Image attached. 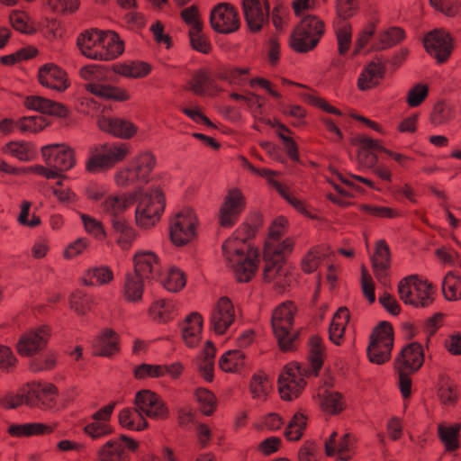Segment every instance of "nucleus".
I'll return each instance as SVG.
<instances>
[{
  "instance_id": "f257e3e1",
  "label": "nucleus",
  "mask_w": 461,
  "mask_h": 461,
  "mask_svg": "<svg viewBox=\"0 0 461 461\" xmlns=\"http://www.w3.org/2000/svg\"><path fill=\"white\" fill-rule=\"evenodd\" d=\"M222 256L239 282H249L258 270V251L244 239L230 237L226 240L222 244Z\"/></svg>"
},
{
  "instance_id": "f03ea898",
  "label": "nucleus",
  "mask_w": 461,
  "mask_h": 461,
  "mask_svg": "<svg viewBox=\"0 0 461 461\" xmlns=\"http://www.w3.org/2000/svg\"><path fill=\"white\" fill-rule=\"evenodd\" d=\"M82 54L91 59L112 60L123 52V42L112 31L92 29L82 33L77 40Z\"/></svg>"
},
{
  "instance_id": "7ed1b4c3",
  "label": "nucleus",
  "mask_w": 461,
  "mask_h": 461,
  "mask_svg": "<svg viewBox=\"0 0 461 461\" xmlns=\"http://www.w3.org/2000/svg\"><path fill=\"white\" fill-rule=\"evenodd\" d=\"M136 225L142 230L155 226L165 209V198L158 187H139L133 191Z\"/></svg>"
},
{
  "instance_id": "20e7f679",
  "label": "nucleus",
  "mask_w": 461,
  "mask_h": 461,
  "mask_svg": "<svg viewBox=\"0 0 461 461\" xmlns=\"http://www.w3.org/2000/svg\"><path fill=\"white\" fill-rule=\"evenodd\" d=\"M79 75L86 81V89L95 96L115 102H124L131 97L125 88L107 83L109 69L104 66L86 65L80 68Z\"/></svg>"
},
{
  "instance_id": "39448f33",
  "label": "nucleus",
  "mask_w": 461,
  "mask_h": 461,
  "mask_svg": "<svg viewBox=\"0 0 461 461\" xmlns=\"http://www.w3.org/2000/svg\"><path fill=\"white\" fill-rule=\"evenodd\" d=\"M130 154V145L125 142H106L92 147L86 161V170L92 174L102 173L123 161Z\"/></svg>"
},
{
  "instance_id": "423d86ee",
  "label": "nucleus",
  "mask_w": 461,
  "mask_h": 461,
  "mask_svg": "<svg viewBox=\"0 0 461 461\" xmlns=\"http://www.w3.org/2000/svg\"><path fill=\"white\" fill-rule=\"evenodd\" d=\"M296 306L292 302H285L278 305L272 314L271 325L273 333L283 351L295 348L297 334L294 329Z\"/></svg>"
},
{
  "instance_id": "0eeeda50",
  "label": "nucleus",
  "mask_w": 461,
  "mask_h": 461,
  "mask_svg": "<svg viewBox=\"0 0 461 461\" xmlns=\"http://www.w3.org/2000/svg\"><path fill=\"white\" fill-rule=\"evenodd\" d=\"M436 293L435 286L427 280L420 279L417 276H409L400 281L398 294L405 303L414 307H428L433 301Z\"/></svg>"
},
{
  "instance_id": "6e6552de",
  "label": "nucleus",
  "mask_w": 461,
  "mask_h": 461,
  "mask_svg": "<svg viewBox=\"0 0 461 461\" xmlns=\"http://www.w3.org/2000/svg\"><path fill=\"white\" fill-rule=\"evenodd\" d=\"M324 33V24L315 15L303 16L291 36V46L298 52H308L319 43Z\"/></svg>"
},
{
  "instance_id": "1a4fd4ad",
  "label": "nucleus",
  "mask_w": 461,
  "mask_h": 461,
  "mask_svg": "<svg viewBox=\"0 0 461 461\" xmlns=\"http://www.w3.org/2000/svg\"><path fill=\"white\" fill-rule=\"evenodd\" d=\"M155 165L156 158L151 152H141L132 158L128 167L116 172L114 181L122 187L147 183Z\"/></svg>"
},
{
  "instance_id": "9d476101",
  "label": "nucleus",
  "mask_w": 461,
  "mask_h": 461,
  "mask_svg": "<svg viewBox=\"0 0 461 461\" xmlns=\"http://www.w3.org/2000/svg\"><path fill=\"white\" fill-rule=\"evenodd\" d=\"M197 217L192 209L185 208L176 212L169 224V234L176 246H184L196 235Z\"/></svg>"
},
{
  "instance_id": "9b49d317",
  "label": "nucleus",
  "mask_w": 461,
  "mask_h": 461,
  "mask_svg": "<svg viewBox=\"0 0 461 461\" xmlns=\"http://www.w3.org/2000/svg\"><path fill=\"white\" fill-rule=\"evenodd\" d=\"M393 346V328L389 323L382 322L374 330L367 348L370 362L376 365L387 362L391 357Z\"/></svg>"
},
{
  "instance_id": "f8f14e48",
  "label": "nucleus",
  "mask_w": 461,
  "mask_h": 461,
  "mask_svg": "<svg viewBox=\"0 0 461 461\" xmlns=\"http://www.w3.org/2000/svg\"><path fill=\"white\" fill-rule=\"evenodd\" d=\"M306 370L298 365H287L278 379L279 393L284 400L292 401L296 398L305 385L304 373Z\"/></svg>"
},
{
  "instance_id": "ddd939ff",
  "label": "nucleus",
  "mask_w": 461,
  "mask_h": 461,
  "mask_svg": "<svg viewBox=\"0 0 461 461\" xmlns=\"http://www.w3.org/2000/svg\"><path fill=\"white\" fill-rule=\"evenodd\" d=\"M41 155L50 167L60 172L71 169L76 164L75 151L66 144H50L42 147Z\"/></svg>"
},
{
  "instance_id": "4468645a",
  "label": "nucleus",
  "mask_w": 461,
  "mask_h": 461,
  "mask_svg": "<svg viewBox=\"0 0 461 461\" xmlns=\"http://www.w3.org/2000/svg\"><path fill=\"white\" fill-rule=\"evenodd\" d=\"M212 28L222 34H230L240 28V18L236 9L226 3L216 5L211 12Z\"/></svg>"
},
{
  "instance_id": "2eb2a0df",
  "label": "nucleus",
  "mask_w": 461,
  "mask_h": 461,
  "mask_svg": "<svg viewBox=\"0 0 461 461\" xmlns=\"http://www.w3.org/2000/svg\"><path fill=\"white\" fill-rule=\"evenodd\" d=\"M235 307L228 297H221L210 316V327L218 335L226 333L235 323Z\"/></svg>"
},
{
  "instance_id": "dca6fc26",
  "label": "nucleus",
  "mask_w": 461,
  "mask_h": 461,
  "mask_svg": "<svg viewBox=\"0 0 461 461\" xmlns=\"http://www.w3.org/2000/svg\"><path fill=\"white\" fill-rule=\"evenodd\" d=\"M139 443L126 436L111 439L102 445L97 451L98 461H129V455L126 451H135Z\"/></svg>"
},
{
  "instance_id": "f3484780",
  "label": "nucleus",
  "mask_w": 461,
  "mask_h": 461,
  "mask_svg": "<svg viewBox=\"0 0 461 461\" xmlns=\"http://www.w3.org/2000/svg\"><path fill=\"white\" fill-rule=\"evenodd\" d=\"M287 225V220L279 217L271 225L269 234L265 243V257H270L278 253H291L294 249V242L291 239H285L281 241Z\"/></svg>"
},
{
  "instance_id": "a211bd4d",
  "label": "nucleus",
  "mask_w": 461,
  "mask_h": 461,
  "mask_svg": "<svg viewBox=\"0 0 461 461\" xmlns=\"http://www.w3.org/2000/svg\"><path fill=\"white\" fill-rule=\"evenodd\" d=\"M135 406L142 414L153 420H166L169 411L161 397L149 391L142 390L135 396Z\"/></svg>"
},
{
  "instance_id": "6ab92c4d",
  "label": "nucleus",
  "mask_w": 461,
  "mask_h": 461,
  "mask_svg": "<svg viewBox=\"0 0 461 461\" xmlns=\"http://www.w3.org/2000/svg\"><path fill=\"white\" fill-rule=\"evenodd\" d=\"M58 388L49 383L27 384V405L42 410H51L56 406Z\"/></svg>"
},
{
  "instance_id": "aec40b11",
  "label": "nucleus",
  "mask_w": 461,
  "mask_h": 461,
  "mask_svg": "<svg viewBox=\"0 0 461 461\" xmlns=\"http://www.w3.org/2000/svg\"><path fill=\"white\" fill-rule=\"evenodd\" d=\"M114 403H110L95 412L84 427L85 433L92 439H100L113 432L110 420L114 409Z\"/></svg>"
},
{
  "instance_id": "412c9836",
  "label": "nucleus",
  "mask_w": 461,
  "mask_h": 461,
  "mask_svg": "<svg viewBox=\"0 0 461 461\" xmlns=\"http://www.w3.org/2000/svg\"><path fill=\"white\" fill-rule=\"evenodd\" d=\"M424 47L438 63H443L451 54L452 40L445 31L434 30L425 36Z\"/></svg>"
},
{
  "instance_id": "4be33fe9",
  "label": "nucleus",
  "mask_w": 461,
  "mask_h": 461,
  "mask_svg": "<svg viewBox=\"0 0 461 461\" xmlns=\"http://www.w3.org/2000/svg\"><path fill=\"white\" fill-rule=\"evenodd\" d=\"M244 206L245 200L240 191L238 189L230 190L220 209L219 222L221 226L230 228L234 225Z\"/></svg>"
},
{
  "instance_id": "5701e85b",
  "label": "nucleus",
  "mask_w": 461,
  "mask_h": 461,
  "mask_svg": "<svg viewBox=\"0 0 461 461\" xmlns=\"http://www.w3.org/2000/svg\"><path fill=\"white\" fill-rule=\"evenodd\" d=\"M50 338V329L41 326L24 333L17 344V349L23 356H31L43 349Z\"/></svg>"
},
{
  "instance_id": "b1692460",
  "label": "nucleus",
  "mask_w": 461,
  "mask_h": 461,
  "mask_svg": "<svg viewBox=\"0 0 461 461\" xmlns=\"http://www.w3.org/2000/svg\"><path fill=\"white\" fill-rule=\"evenodd\" d=\"M242 9L249 28L258 32L267 21L269 5L267 0H243Z\"/></svg>"
},
{
  "instance_id": "393cba45",
  "label": "nucleus",
  "mask_w": 461,
  "mask_h": 461,
  "mask_svg": "<svg viewBox=\"0 0 461 461\" xmlns=\"http://www.w3.org/2000/svg\"><path fill=\"white\" fill-rule=\"evenodd\" d=\"M372 268L377 281L383 285H389V270L391 267V253L389 246L384 240L376 242L375 250L371 258Z\"/></svg>"
},
{
  "instance_id": "a878e982",
  "label": "nucleus",
  "mask_w": 461,
  "mask_h": 461,
  "mask_svg": "<svg viewBox=\"0 0 461 461\" xmlns=\"http://www.w3.org/2000/svg\"><path fill=\"white\" fill-rule=\"evenodd\" d=\"M133 273L148 282L156 279L160 274V263L158 256L151 251L137 252L133 258Z\"/></svg>"
},
{
  "instance_id": "bb28decb",
  "label": "nucleus",
  "mask_w": 461,
  "mask_h": 461,
  "mask_svg": "<svg viewBox=\"0 0 461 461\" xmlns=\"http://www.w3.org/2000/svg\"><path fill=\"white\" fill-rule=\"evenodd\" d=\"M424 362V351L420 343L412 342L404 347L395 360L396 370L415 373Z\"/></svg>"
},
{
  "instance_id": "cd10ccee",
  "label": "nucleus",
  "mask_w": 461,
  "mask_h": 461,
  "mask_svg": "<svg viewBox=\"0 0 461 461\" xmlns=\"http://www.w3.org/2000/svg\"><path fill=\"white\" fill-rule=\"evenodd\" d=\"M352 143L358 146L357 161L359 166L367 169H373L377 165L378 158L374 150L382 151L383 146L376 140L359 135L353 139Z\"/></svg>"
},
{
  "instance_id": "c85d7f7f",
  "label": "nucleus",
  "mask_w": 461,
  "mask_h": 461,
  "mask_svg": "<svg viewBox=\"0 0 461 461\" xmlns=\"http://www.w3.org/2000/svg\"><path fill=\"white\" fill-rule=\"evenodd\" d=\"M39 82L47 88L63 92L68 86V76L64 70L53 64H46L39 69Z\"/></svg>"
},
{
  "instance_id": "c756f323",
  "label": "nucleus",
  "mask_w": 461,
  "mask_h": 461,
  "mask_svg": "<svg viewBox=\"0 0 461 461\" xmlns=\"http://www.w3.org/2000/svg\"><path fill=\"white\" fill-rule=\"evenodd\" d=\"M331 387V380H326L319 387L317 397L322 411L329 414H338L344 410L346 404L341 393L332 390Z\"/></svg>"
},
{
  "instance_id": "7c9ffc66",
  "label": "nucleus",
  "mask_w": 461,
  "mask_h": 461,
  "mask_svg": "<svg viewBox=\"0 0 461 461\" xmlns=\"http://www.w3.org/2000/svg\"><path fill=\"white\" fill-rule=\"evenodd\" d=\"M98 127L104 132L124 140L132 138L137 132V127L131 122L116 117L101 116Z\"/></svg>"
},
{
  "instance_id": "2f4dec72",
  "label": "nucleus",
  "mask_w": 461,
  "mask_h": 461,
  "mask_svg": "<svg viewBox=\"0 0 461 461\" xmlns=\"http://www.w3.org/2000/svg\"><path fill=\"white\" fill-rule=\"evenodd\" d=\"M133 203L134 196L132 191L107 196L102 203V208L110 216L111 221L114 218H123L122 213Z\"/></svg>"
},
{
  "instance_id": "473e14b6",
  "label": "nucleus",
  "mask_w": 461,
  "mask_h": 461,
  "mask_svg": "<svg viewBox=\"0 0 461 461\" xmlns=\"http://www.w3.org/2000/svg\"><path fill=\"white\" fill-rule=\"evenodd\" d=\"M112 235L122 249H129L137 237V231L125 218H114L111 221Z\"/></svg>"
},
{
  "instance_id": "72a5a7b5",
  "label": "nucleus",
  "mask_w": 461,
  "mask_h": 461,
  "mask_svg": "<svg viewBox=\"0 0 461 461\" xmlns=\"http://www.w3.org/2000/svg\"><path fill=\"white\" fill-rule=\"evenodd\" d=\"M203 329V318L198 312L189 314L181 325V336L188 348L196 347L200 340Z\"/></svg>"
},
{
  "instance_id": "f704fd0d",
  "label": "nucleus",
  "mask_w": 461,
  "mask_h": 461,
  "mask_svg": "<svg viewBox=\"0 0 461 461\" xmlns=\"http://www.w3.org/2000/svg\"><path fill=\"white\" fill-rule=\"evenodd\" d=\"M24 104L29 109L41 113L57 117H66L68 115V109L63 104L40 95L28 96Z\"/></svg>"
},
{
  "instance_id": "c9c22d12",
  "label": "nucleus",
  "mask_w": 461,
  "mask_h": 461,
  "mask_svg": "<svg viewBox=\"0 0 461 461\" xmlns=\"http://www.w3.org/2000/svg\"><path fill=\"white\" fill-rule=\"evenodd\" d=\"M336 431L332 432L329 440L325 443V449L328 456H337L340 460H348L351 456V450L354 444L352 436L344 434L339 439Z\"/></svg>"
},
{
  "instance_id": "e433bc0d",
  "label": "nucleus",
  "mask_w": 461,
  "mask_h": 461,
  "mask_svg": "<svg viewBox=\"0 0 461 461\" xmlns=\"http://www.w3.org/2000/svg\"><path fill=\"white\" fill-rule=\"evenodd\" d=\"M145 282L148 281L141 278L137 274L133 272L127 273L122 286V295L124 299L129 303H134L141 302Z\"/></svg>"
},
{
  "instance_id": "4c0bfd02",
  "label": "nucleus",
  "mask_w": 461,
  "mask_h": 461,
  "mask_svg": "<svg viewBox=\"0 0 461 461\" xmlns=\"http://www.w3.org/2000/svg\"><path fill=\"white\" fill-rule=\"evenodd\" d=\"M176 312V303L173 300L159 299L151 304L149 313L155 321L165 323L174 319Z\"/></svg>"
},
{
  "instance_id": "58836bf2",
  "label": "nucleus",
  "mask_w": 461,
  "mask_h": 461,
  "mask_svg": "<svg viewBox=\"0 0 461 461\" xmlns=\"http://www.w3.org/2000/svg\"><path fill=\"white\" fill-rule=\"evenodd\" d=\"M118 335L112 330H104L94 343L95 353L110 357L119 351Z\"/></svg>"
},
{
  "instance_id": "ea45409f",
  "label": "nucleus",
  "mask_w": 461,
  "mask_h": 461,
  "mask_svg": "<svg viewBox=\"0 0 461 461\" xmlns=\"http://www.w3.org/2000/svg\"><path fill=\"white\" fill-rule=\"evenodd\" d=\"M330 254V249L325 245L312 248L302 258L301 267L303 271L307 274L313 273Z\"/></svg>"
},
{
  "instance_id": "a19ab883",
  "label": "nucleus",
  "mask_w": 461,
  "mask_h": 461,
  "mask_svg": "<svg viewBox=\"0 0 461 461\" xmlns=\"http://www.w3.org/2000/svg\"><path fill=\"white\" fill-rule=\"evenodd\" d=\"M405 37V33L400 27H390L379 32L375 40L372 42L371 49L381 50L391 48L401 42Z\"/></svg>"
},
{
  "instance_id": "79ce46f5",
  "label": "nucleus",
  "mask_w": 461,
  "mask_h": 461,
  "mask_svg": "<svg viewBox=\"0 0 461 461\" xmlns=\"http://www.w3.org/2000/svg\"><path fill=\"white\" fill-rule=\"evenodd\" d=\"M461 424L456 423L447 425L439 423L438 426V436L447 451H456L459 448Z\"/></svg>"
},
{
  "instance_id": "37998d69",
  "label": "nucleus",
  "mask_w": 461,
  "mask_h": 461,
  "mask_svg": "<svg viewBox=\"0 0 461 461\" xmlns=\"http://www.w3.org/2000/svg\"><path fill=\"white\" fill-rule=\"evenodd\" d=\"M384 67L379 61H372L361 73L358 78V87L361 90H367L377 85L384 76Z\"/></svg>"
},
{
  "instance_id": "c03bdc74",
  "label": "nucleus",
  "mask_w": 461,
  "mask_h": 461,
  "mask_svg": "<svg viewBox=\"0 0 461 461\" xmlns=\"http://www.w3.org/2000/svg\"><path fill=\"white\" fill-rule=\"evenodd\" d=\"M348 321L349 313L347 308H339L334 314L329 329L330 339L334 344L340 345Z\"/></svg>"
},
{
  "instance_id": "a18cd8bd",
  "label": "nucleus",
  "mask_w": 461,
  "mask_h": 461,
  "mask_svg": "<svg viewBox=\"0 0 461 461\" xmlns=\"http://www.w3.org/2000/svg\"><path fill=\"white\" fill-rule=\"evenodd\" d=\"M249 392L254 400L265 402L272 392V383L266 374L257 373L251 378Z\"/></svg>"
},
{
  "instance_id": "49530a36",
  "label": "nucleus",
  "mask_w": 461,
  "mask_h": 461,
  "mask_svg": "<svg viewBox=\"0 0 461 461\" xmlns=\"http://www.w3.org/2000/svg\"><path fill=\"white\" fill-rule=\"evenodd\" d=\"M120 424L131 430L140 431L148 427V421L143 414L136 407L135 409H124L119 413Z\"/></svg>"
},
{
  "instance_id": "de8ad7c7",
  "label": "nucleus",
  "mask_w": 461,
  "mask_h": 461,
  "mask_svg": "<svg viewBox=\"0 0 461 461\" xmlns=\"http://www.w3.org/2000/svg\"><path fill=\"white\" fill-rule=\"evenodd\" d=\"M113 71L126 77L142 78L150 73L151 67L145 62L131 61L114 65Z\"/></svg>"
},
{
  "instance_id": "09e8293b",
  "label": "nucleus",
  "mask_w": 461,
  "mask_h": 461,
  "mask_svg": "<svg viewBox=\"0 0 461 461\" xmlns=\"http://www.w3.org/2000/svg\"><path fill=\"white\" fill-rule=\"evenodd\" d=\"M215 348L211 342H207L202 356L197 362V366L202 376L208 382L213 378Z\"/></svg>"
},
{
  "instance_id": "8fccbe9b",
  "label": "nucleus",
  "mask_w": 461,
  "mask_h": 461,
  "mask_svg": "<svg viewBox=\"0 0 461 461\" xmlns=\"http://www.w3.org/2000/svg\"><path fill=\"white\" fill-rule=\"evenodd\" d=\"M442 292L447 301L461 300V276L453 271L447 272L442 281Z\"/></svg>"
},
{
  "instance_id": "3c124183",
  "label": "nucleus",
  "mask_w": 461,
  "mask_h": 461,
  "mask_svg": "<svg viewBox=\"0 0 461 461\" xmlns=\"http://www.w3.org/2000/svg\"><path fill=\"white\" fill-rule=\"evenodd\" d=\"M245 356L240 350H229L219 360L220 368L227 373L238 372L244 366Z\"/></svg>"
},
{
  "instance_id": "603ef678",
  "label": "nucleus",
  "mask_w": 461,
  "mask_h": 461,
  "mask_svg": "<svg viewBox=\"0 0 461 461\" xmlns=\"http://www.w3.org/2000/svg\"><path fill=\"white\" fill-rule=\"evenodd\" d=\"M325 356L322 339L318 336H312L309 342V357L312 367V373L316 375L321 369Z\"/></svg>"
},
{
  "instance_id": "864d4df0",
  "label": "nucleus",
  "mask_w": 461,
  "mask_h": 461,
  "mask_svg": "<svg viewBox=\"0 0 461 461\" xmlns=\"http://www.w3.org/2000/svg\"><path fill=\"white\" fill-rule=\"evenodd\" d=\"M69 304L77 315H86L95 304V300L91 295L81 291H76L70 295Z\"/></svg>"
},
{
  "instance_id": "5fc2aeb1",
  "label": "nucleus",
  "mask_w": 461,
  "mask_h": 461,
  "mask_svg": "<svg viewBox=\"0 0 461 461\" xmlns=\"http://www.w3.org/2000/svg\"><path fill=\"white\" fill-rule=\"evenodd\" d=\"M113 279V273L108 267L102 266L89 269L84 282L87 285H104Z\"/></svg>"
},
{
  "instance_id": "6e6d98bb",
  "label": "nucleus",
  "mask_w": 461,
  "mask_h": 461,
  "mask_svg": "<svg viewBox=\"0 0 461 461\" xmlns=\"http://www.w3.org/2000/svg\"><path fill=\"white\" fill-rule=\"evenodd\" d=\"M51 428L41 423H25L12 425L8 429L10 435L14 437L41 435L50 433Z\"/></svg>"
},
{
  "instance_id": "4d7b16f0",
  "label": "nucleus",
  "mask_w": 461,
  "mask_h": 461,
  "mask_svg": "<svg viewBox=\"0 0 461 461\" xmlns=\"http://www.w3.org/2000/svg\"><path fill=\"white\" fill-rule=\"evenodd\" d=\"M289 253H278L267 258L264 256L266 266L264 268V278L267 282H275L279 276L281 270L285 267L284 265V258Z\"/></svg>"
},
{
  "instance_id": "13d9d810",
  "label": "nucleus",
  "mask_w": 461,
  "mask_h": 461,
  "mask_svg": "<svg viewBox=\"0 0 461 461\" xmlns=\"http://www.w3.org/2000/svg\"><path fill=\"white\" fill-rule=\"evenodd\" d=\"M4 151L22 161H29L34 155L32 146L26 141H11L5 145Z\"/></svg>"
},
{
  "instance_id": "bf43d9fd",
  "label": "nucleus",
  "mask_w": 461,
  "mask_h": 461,
  "mask_svg": "<svg viewBox=\"0 0 461 461\" xmlns=\"http://www.w3.org/2000/svg\"><path fill=\"white\" fill-rule=\"evenodd\" d=\"M306 424L307 419L304 414L301 412L295 413L285 429V435L287 439L291 441L299 440Z\"/></svg>"
},
{
  "instance_id": "052dcab7",
  "label": "nucleus",
  "mask_w": 461,
  "mask_h": 461,
  "mask_svg": "<svg viewBox=\"0 0 461 461\" xmlns=\"http://www.w3.org/2000/svg\"><path fill=\"white\" fill-rule=\"evenodd\" d=\"M185 277L177 268H170L167 275L160 279L162 285L169 292H177L185 285Z\"/></svg>"
},
{
  "instance_id": "680f3d73",
  "label": "nucleus",
  "mask_w": 461,
  "mask_h": 461,
  "mask_svg": "<svg viewBox=\"0 0 461 461\" xmlns=\"http://www.w3.org/2000/svg\"><path fill=\"white\" fill-rule=\"evenodd\" d=\"M195 396L201 411L207 416L212 415L216 408L214 394L207 389L199 388L195 392Z\"/></svg>"
},
{
  "instance_id": "e2e57ef3",
  "label": "nucleus",
  "mask_w": 461,
  "mask_h": 461,
  "mask_svg": "<svg viewBox=\"0 0 461 461\" xmlns=\"http://www.w3.org/2000/svg\"><path fill=\"white\" fill-rule=\"evenodd\" d=\"M336 35L339 45V52L340 55H345L351 45V25L347 22H341L336 29Z\"/></svg>"
},
{
  "instance_id": "0e129e2a",
  "label": "nucleus",
  "mask_w": 461,
  "mask_h": 461,
  "mask_svg": "<svg viewBox=\"0 0 461 461\" xmlns=\"http://www.w3.org/2000/svg\"><path fill=\"white\" fill-rule=\"evenodd\" d=\"M189 88L196 95H203L212 89V81L204 72H197L189 82Z\"/></svg>"
},
{
  "instance_id": "69168bd1",
  "label": "nucleus",
  "mask_w": 461,
  "mask_h": 461,
  "mask_svg": "<svg viewBox=\"0 0 461 461\" xmlns=\"http://www.w3.org/2000/svg\"><path fill=\"white\" fill-rule=\"evenodd\" d=\"M48 6L58 14H72L80 5L79 0H47Z\"/></svg>"
},
{
  "instance_id": "338daca9",
  "label": "nucleus",
  "mask_w": 461,
  "mask_h": 461,
  "mask_svg": "<svg viewBox=\"0 0 461 461\" xmlns=\"http://www.w3.org/2000/svg\"><path fill=\"white\" fill-rule=\"evenodd\" d=\"M49 122L42 116L24 117L17 122V127L22 131L39 132L42 131Z\"/></svg>"
},
{
  "instance_id": "774afa93",
  "label": "nucleus",
  "mask_w": 461,
  "mask_h": 461,
  "mask_svg": "<svg viewBox=\"0 0 461 461\" xmlns=\"http://www.w3.org/2000/svg\"><path fill=\"white\" fill-rule=\"evenodd\" d=\"M80 218L86 232L98 240H103L105 238L106 232L100 221L85 213H81Z\"/></svg>"
}]
</instances>
